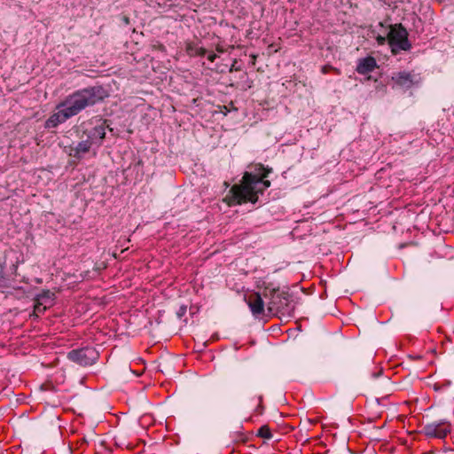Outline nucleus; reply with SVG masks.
Returning <instances> with one entry per match:
<instances>
[{"label": "nucleus", "mask_w": 454, "mask_h": 454, "mask_svg": "<svg viewBox=\"0 0 454 454\" xmlns=\"http://www.w3.org/2000/svg\"><path fill=\"white\" fill-rule=\"evenodd\" d=\"M258 399H259V402H260V403H262V395H259V396H258ZM262 410H263L262 405L261 403H259V405H258V406H257V408H256V411H257L258 412L262 413Z\"/></svg>", "instance_id": "18"}, {"label": "nucleus", "mask_w": 454, "mask_h": 454, "mask_svg": "<svg viewBox=\"0 0 454 454\" xmlns=\"http://www.w3.org/2000/svg\"><path fill=\"white\" fill-rule=\"evenodd\" d=\"M80 138V142L77 143L76 145L70 147L69 154L75 159H82L83 155L90 152V148L93 146L91 143L83 138L78 134Z\"/></svg>", "instance_id": "9"}, {"label": "nucleus", "mask_w": 454, "mask_h": 454, "mask_svg": "<svg viewBox=\"0 0 454 454\" xmlns=\"http://www.w3.org/2000/svg\"><path fill=\"white\" fill-rule=\"evenodd\" d=\"M257 436L270 440L272 438V434L270 427L264 425L258 429Z\"/></svg>", "instance_id": "14"}, {"label": "nucleus", "mask_w": 454, "mask_h": 454, "mask_svg": "<svg viewBox=\"0 0 454 454\" xmlns=\"http://www.w3.org/2000/svg\"><path fill=\"white\" fill-rule=\"evenodd\" d=\"M248 306L255 317L261 316L264 312V301L259 294L250 296Z\"/></svg>", "instance_id": "11"}, {"label": "nucleus", "mask_w": 454, "mask_h": 454, "mask_svg": "<svg viewBox=\"0 0 454 454\" xmlns=\"http://www.w3.org/2000/svg\"><path fill=\"white\" fill-rule=\"evenodd\" d=\"M123 20H124V22H125V23H129V18L124 17V18H123Z\"/></svg>", "instance_id": "20"}, {"label": "nucleus", "mask_w": 454, "mask_h": 454, "mask_svg": "<svg viewBox=\"0 0 454 454\" xmlns=\"http://www.w3.org/2000/svg\"><path fill=\"white\" fill-rule=\"evenodd\" d=\"M451 432V425L446 421L432 422L423 427V433L427 437L443 439Z\"/></svg>", "instance_id": "7"}, {"label": "nucleus", "mask_w": 454, "mask_h": 454, "mask_svg": "<svg viewBox=\"0 0 454 454\" xmlns=\"http://www.w3.org/2000/svg\"><path fill=\"white\" fill-rule=\"evenodd\" d=\"M376 41L379 45H384L387 42V35H377Z\"/></svg>", "instance_id": "16"}, {"label": "nucleus", "mask_w": 454, "mask_h": 454, "mask_svg": "<svg viewBox=\"0 0 454 454\" xmlns=\"http://www.w3.org/2000/svg\"><path fill=\"white\" fill-rule=\"evenodd\" d=\"M377 67L376 59L372 56H368L357 59L356 71L360 74H367L372 72Z\"/></svg>", "instance_id": "10"}, {"label": "nucleus", "mask_w": 454, "mask_h": 454, "mask_svg": "<svg viewBox=\"0 0 454 454\" xmlns=\"http://www.w3.org/2000/svg\"><path fill=\"white\" fill-rule=\"evenodd\" d=\"M392 80L395 86L403 90H408L411 88L413 84H415V82H417L416 75L406 71L394 73Z\"/></svg>", "instance_id": "8"}, {"label": "nucleus", "mask_w": 454, "mask_h": 454, "mask_svg": "<svg viewBox=\"0 0 454 454\" xmlns=\"http://www.w3.org/2000/svg\"><path fill=\"white\" fill-rule=\"evenodd\" d=\"M381 373H382V371H379L377 372H372V378H378V377H380L381 375Z\"/></svg>", "instance_id": "19"}, {"label": "nucleus", "mask_w": 454, "mask_h": 454, "mask_svg": "<svg viewBox=\"0 0 454 454\" xmlns=\"http://www.w3.org/2000/svg\"><path fill=\"white\" fill-rule=\"evenodd\" d=\"M47 308H49L47 304L35 301V304L34 306V314L39 316L40 314L44 313Z\"/></svg>", "instance_id": "15"}, {"label": "nucleus", "mask_w": 454, "mask_h": 454, "mask_svg": "<svg viewBox=\"0 0 454 454\" xmlns=\"http://www.w3.org/2000/svg\"><path fill=\"white\" fill-rule=\"evenodd\" d=\"M67 357L72 362L82 365H92L98 358V351L92 347H84L78 349H73L67 354Z\"/></svg>", "instance_id": "6"}, {"label": "nucleus", "mask_w": 454, "mask_h": 454, "mask_svg": "<svg viewBox=\"0 0 454 454\" xmlns=\"http://www.w3.org/2000/svg\"><path fill=\"white\" fill-rule=\"evenodd\" d=\"M108 96L107 90L102 85L89 86L74 91L58 104V111L46 120L45 129L57 128L85 108L103 102Z\"/></svg>", "instance_id": "1"}, {"label": "nucleus", "mask_w": 454, "mask_h": 454, "mask_svg": "<svg viewBox=\"0 0 454 454\" xmlns=\"http://www.w3.org/2000/svg\"><path fill=\"white\" fill-rule=\"evenodd\" d=\"M408 35L407 29L401 23L389 26L387 43L395 55L398 54L401 51H407L411 48Z\"/></svg>", "instance_id": "5"}, {"label": "nucleus", "mask_w": 454, "mask_h": 454, "mask_svg": "<svg viewBox=\"0 0 454 454\" xmlns=\"http://www.w3.org/2000/svg\"><path fill=\"white\" fill-rule=\"evenodd\" d=\"M188 51L193 56L205 57L207 54V51L205 48L199 46H189Z\"/></svg>", "instance_id": "13"}, {"label": "nucleus", "mask_w": 454, "mask_h": 454, "mask_svg": "<svg viewBox=\"0 0 454 454\" xmlns=\"http://www.w3.org/2000/svg\"><path fill=\"white\" fill-rule=\"evenodd\" d=\"M270 172L271 168L262 164L254 165L253 170L244 174L240 184H235L230 189L223 201L230 207L247 202L256 204L259 196L270 186V182L266 179Z\"/></svg>", "instance_id": "2"}, {"label": "nucleus", "mask_w": 454, "mask_h": 454, "mask_svg": "<svg viewBox=\"0 0 454 454\" xmlns=\"http://www.w3.org/2000/svg\"><path fill=\"white\" fill-rule=\"evenodd\" d=\"M54 296V294L51 293L50 290H43L36 295L35 301H38L51 307L52 305Z\"/></svg>", "instance_id": "12"}, {"label": "nucleus", "mask_w": 454, "mask_h": 454, "mask_svg": "<svg viewBox=\"0 0 454 454\" xmlns=\"http://www.w3.org/2000/svg\"><path fill=\"white\" fill-rule=\"evenodd\" d=\"M107 128V120L96 116L81 123L77 133L93 145L99 147L106 137Z\"/></svg>", "instance_id": "4"}, {"label": "nucleus", "mask_w": 454, "mask_h": 454, "mask_svg": "<svg viewBox=\"0 0 454 454\" xmlns=\"http://www.w3.org/2000/svg\"><path fill=\"white\" fill-rule=\"evenodd\" d=\"M186 310V308H184V309H181V312H184Z\"/></svg>", "instance_id": "22"}, {"label": "nucleus", "mask_w": 454, "mask_h": 454, "mask_svg": "<svg viewBox=\"0 0 454 454\" xmlns=\"http://www.w3.org/2000/svg\"><path fill=\"white\" fill-rule=\"evenodd\" d=\"M263 296L268 300L269 314L286 317L294 316V304L287 291L279 287L266 286L263 290Z\"/></svg>", "instance_id": "3"}, {"label": "nucleus", "mask_w": 454, "mask_h": 454, "mask_svg": "<svg viewBox=\"0 0 454 454\" xmlns=\"http://www.w3.org/2000/svg\"><path fill=\"white\" fill-rule=\"evenodd\" d=\"M186 310V308H184V309H181V312H184Z\"/></svg>", "instance_id": "21"}, {"label": "nucleus", "mask_w": 454, "mask_h": 454, "mask_svg": "<svg viewBox=\"0 0 454 454\" xmlns=\"http://www.w3.org/2000/svg\"><path fill=\"white\" fill-rule=\"evenodd\" d=\"M206 56L210 62H214L216 59V58L218 57L215 53H213V52H209Z\"/></svg>", "instance_id": "17"}]
</instances>
